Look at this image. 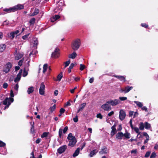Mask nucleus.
I'll list each match as a JSON object with an SVG mask.
<instances>
[{
	"label": "nucleus",
	"instance_id": "obj_14",
	"mask_svg": "<svg viewBox=\"0 0 158 158\" xmlns=\"http://www.w3.org/2000/svg\"><path fill=\"white\" fill-rule=\"evenodd\" d=\"M11 67V64L10 63H9L6 64L5 68L4 70V71L6 73H8L10 70Z\"/></svg>",
	"mask_w": 158,
	"mask_h": 158
},
{
	"label": "nucleus",
	"instance_id": "obj_50",
	"mask_svg": "<svg viewBox=\"0 0 158 158\" xmlns=\"http://www.w3.org/2000/svg\"><path fill=\"white\" fill-rule=\"evenodd\" d=\"M73 120L75 123H77L78 121V118L77 115H76L75 117L73 118Z\"/></svg>",
	"mask_w": 158,
	"mask_h": 158
},
{
	"label": "nucleus",
	"instance_id": "obj_41",
	"mask_svg": "<svg viewBox=\"0 0 158 158\" xmlns=\"http://www.w3.org/2000/svg\"><path fill=\"white\" fill-rule=\"evenodd\" d=\"M48 134V133L47 132H44L41 135V137L42 138H43L45 137H46L47 136Z\"/></svg>",
	"mask_w": 158,
	"mask_h": 158
},
{
	"label": "nucleus",
	"instance_id": "obj_31",
	"mask_svg": "<svg viewBox=\"0 0 158 158\" xmlns=\"http://www.w3.org/2000/svg\"><path fill=\"white\" fill-rule=\"evenodd\" d=\"M132 129H133L134 131L138 134L137 136L140 134V132L139 131V129L136 127H133Z\"/></svg>",
	"mask_w": 158,
	"mask_h": 158
},
{
	"label": "nucleus",
	"instance_id": "obj_37",
	"mask_svg": "<svg viewBox=\"0 0 158 158\" xmlns=\"http://www.w3.org/2000/svg\"><path fill=\"white\" fill-rule=\"evenodd\" d=\"M74 65V64L73 63H71L70 65L69 69L68 70V72L69 73H70L71 72V69L73 68Z\"/></svg>",
	"mask_w": 158,
	"mask_h": 158
},
{
	"label": "nucleus",
	"instance_id": "obj_44",
	"mask_svg": "<svg viewBox=\"0 0 158 158\" xmlns=\"http://www.w3.org/2000/svg\"><path fill=\"white\" fill-rule=\"evenodd\" d=\"M70 63V60H69L65 62L64 63V64H65L64 67L66 68V67H67L69 65V64Z\"/></svg>",
	"mask_w": 158,
	"mask_h": 158
},
{
	"label": "nucleus",
	"instance_id": "obj_48",
	"mask_svg": "<svg viewBox=\"0 0 158 158\" xmlns=\"http://www.w3.org/2000/svg\"><path fill=\"white\" fill-rule=\"evenodd\" d=\"M80 70L81 71L83 70L85 68V66L82 64H80Z\"/></svg>",
	"mask_w": 158,
	"mask_h": 158
},
{
	"label": "nucleus",
	"instance_id": "obj_16",
	"mask_svg": "<svg viewBox=\"0 0 158 158\" xmlns=\"http://www.w3.org/2000/svg\"><path fill=\"white\" fill-rule=\"evenodd\" d=\"M4 11L6 12V13H9L11 12H14L13 8L12 7H10L9 8H5L3 9Z\"/></svg>",
	"mask_w": 158,
	"mask_h": 158
},
{
	"label": "nucleus",
	"instance_id": "obj_46",
	"mask_svg": "<svg viewBox=\"0 0 158 158\" xmlns=\"http://www.w3.org/2000/svg\"><path fill=\"white\" fill-rule=\"evenodd\" d=\"M151 153V152L150 151H148V152H147L145 154V157H148L149 156Z\"/></svg>",
	"mask_w": 158,
	"mask_h": 158
},
{
	"label": "nucleus",
	"instance_id": "obj_56",
	"mask_svg": "<svg viewBox=\"0 0 158 158\" xmlns=\"http://www.w3.org/2000/svg\"><path fill=\"white\" fill-rule=\"evenodd\" d=\"M29 34H27L25 35H24L22 37V38L23 40H26L27 37L29 36Z\"/></svg>",
	"mask_w": 158,
	"mask_h": 158
},
{
	"label": "nucleus",
	"instance_id": "obj_25",
	"mask_svg": "<svg viewBox=\"0 0 158 158\" xmlns=\"http://www.w3.org/2000/svg\"><path fill=\"white\" fill-rule=\"evenodd\" d=\"M98 151L96 149H94L90 153L89 156L90 157H92L94 155H95L98 152Z\"/></svg>",
	"mask_w": 158,
	"mask_h": 158
},
{
	"label": "nucleus",
	"instance_id": "obj_22",
	"mask_svg": "<svg viewBox=\"0 0 158 158\" xmlns=\"http://www.w3.org/2000/svg\"><path fill=\"white\" fill-rule=\"evenodd\" d=\"M80 148H78L75 151L73 154V156L74 157L77 156L78 155L80 152Z\"/></svg>",
	"mask_w": 158,
	"mask_h": 158
},
{
	"label": "nucleus",
	"instance_id": "obj_64",
	"mask_svg": "<svg viewBox=\"0 0 158 158\" xmlns=\"http://www.w3.org/2000/svg\"><path fill=\"white\" fill-rule=\"evenodd\" d=\"M137 151L136 150H132L131 152V154H136L137 153Z\"/></svg>",
	"mask_w": 158,
	"mask_h": 158
},
{
	"label": "nucleus",
	"instance_id": "obj_10",
	"mask_svg": "<svg viewBox=\"0 0 158 158\" xmlns=\"http://www.w3.org/2000/svg\"><path fill=\"white\" fill-rule=\"evenodd\" d=\"M126 113L123 110H121L119 111V118L120 119L123 121V120L126 117Z\"/></svg>",
	"mask_w": 158,
	"mask_h": 158
},
{
	"label": "nucleus",
	"instance_id": "obj_15",
	"mask_svg": "<svg viewBox=\"0 0 158 158\" xmlns=\"http://www.w3.org/2000/svg\"><path fill=\"white\" fill-rule=\"evenodd\" d=\"M114 76L119 79L120 81L123 82H125L126 81L125 77L124 76H117L114 75Z\"/></svg>",
	"mask_w": 158,
	"mask_h": 158
},
{
	"label": "nucleus",
	"instance_id": "obj_51",
	"mask_svg": "<svg viewBox=\"0 0 158 158\" xmlns=\"http://www.w3.org/2000/svg\"><path fill=\"white\" fill-rule=\"evenodd\" d=\"M96 117L97 118L102 119V116L100 113H99L97 115Z\"/></svg>",
	"mask_w": 158,
	"mask_h": 158
},
{
	"label": "nucleus",
	"instance_id": "obj_45",
	"mask_svg": "<svg viewBox=\"0 0 158 158\" xmlns=\"http://www.w3.org/2000/svg\"><path fill=\"white\" fill-rule=\"evenodd\" d=\"M156 153L155 152H153L150 157V158H154L156 157Z\"/></svg>",
	"mask_w": 158,
	"mask_h": 158
},
{
	"label": "nucleus",
	"instance_id": "obj_39",
	"mask_svg": "<svg viewBox=\"0 0 158 158\" xmlns=\"http://www.w3.org/2000/svg\"><path fill=\"white\" fill-rule=\"evenodd\" d=\"M37 53V51L36 50V49L34 50H33L29 54L30 56H31V55H35Z\"/></svg>",
	"mask_w": 158,
	"mask_h": 158
},
{
	"label": "nucleus",
	"instance_id": "obj_62",
	"mask_svg": "<svg viewBox=\"0 0 158 158\" xmlns=\"http://www.w3.org/2000/svg\"><path fill=\"white\" fill-rule=\"evenodd\" d=\"M129 123H130V126L131 128V129H133V127H134L133 125H132V120L131 119L130 121V122H129Z\"/></svg>",
	"mask_w": 158,
	"mask_h": 158
},
{
	"label": "nucleus",
	"instance_id": "obj_60",
	"mask_svg": "<svg viewBox=\"0 0 158 158\" xmlns=\"http://www.w3.org/2000/svg\"><path fill=\"white\" fill-rule=\"evenodd\" d=\"M122 129V127L121 125H119L118 126V127L117 128V130L118 131H121Z\"/></svg>",
	"mask_w": 158,
	"mask_h": 158
},
{
	"label": "nucleus",
	"instance_id": "obj_38",
	"mask_svg": "<svg viewBox=\"0 0 158 158\" xmlns=\"http://www.w3.org/2000/svg\"><path fill=\"white\" fill-rule=\"evenodd\" d=\"M35 20V19L34 18H32L30 20L29 23L31 25L34 24Z\"/></svg>",
	"mask_w": 158,
	"mask_h": 158
},
{
	"label": "nucleus",
	"instance_id": "obj_43",
	"mask_svg": "<svg viewBox=\"0 0 158 158\" xmlns=\"http://www.w3.org/2000/svg\"><path fill=\"white\" fill-rule=\"evenodd\" d=\"M62 77V73H60L58 75L57 77V79L58 81H60Z\"/></svg>",
	"mask_w": 158,
	"mask_h": 158
},
{
	"label": "nucleus",
	"instance_id": "obj_23",
	"mask_svg": "<svg viewBox=\"0 0 158 158\" xmlns=\"http://www.w3.org/2000/svg\"><path fill=\"white\" fill-rule=\"evenodd\" d=\"M39 10L38 9H35L33 13L30 15V16H33L37 15L39 13Z\"/></svg>",
	"mask_w": 158,
	"mask_h": 158
},
{
	"label": "nucleus",
	"instance_id": "obj_7",
	"mask_svg": "<svg viewBox=\"0 0 158 158\" xmlns=\"http://www.w3.org/2000/svg\"><path fill=\"white\" fill-rule=\"evenodd\" d=\"M133 88L132 86H127L124 89L121 88L119 89V91L120 93H128L130 90Z\"/></svg>",
	"mask_w": 158,
	"mask_h": 158
},
{
	"label": "nucleus",
	"instance_id": "obj_36",
	"mask_svg": "<svg viewBox=\"0 0 158 158\" xmlns=\"http://www.w3.org/2000/svg\"><path fill=\"white\" fill-rule=\"evenodd\" d=\"M19 89V85L18 83H17L15 85L14 87V89L16 91V92L15 93H16V94L17 93V92L18 90Z\"/></svg>",
	"mask_w": 158,
	"mask_h": 158
},
{
	"label": "nucleus",
	"instance_id": "obj_58",
	"mask_svg": "<svg viewBox=\"0 0 158 158\" xmlns=\"http://www.w3.org/2000/svg\"><path fill=\"white\" fill-rule=\"evenodd\" d=\"M141 26L142 27H144L145 28H147L148 27V25L145 23H142Z\"/></svg>",
	"mask_w": 158,
	"mask_h": 158
},
{
	"label": "nucleus",
	"instance_id": "obj_3",
	"mask_svg": "<svg viewBox=\"0 0 158 158\" xmlns=\"http://www.w3.org/2000/svg\"><path fill=\"white\" fill-rule=\"evenodd\" d=\"M14 101V99L13 98H6L3 101V104L6 106L5 107L4 109L7 108L10 105L11 102H12Z\"/></svg>",
	"mask_w": 158,
	"mask_h": 158
},
{
	"label": "nucleus",
	"instance_id": "obj_19",
	"mask_svg": "<svg viewBox=\"0 0 158 158\" xmlns=\"http://www.w3.org/2000/svg\"><path fill=\"white\" fill-rule=\"evenodd\" d=\"M107 148L106 147H103L99 152V153L101 154H106L107 153Z\"/></svg>",
	"mask_w": 158,
	"mask_h": 158
},
{
	"label": "nucleus",
	"instance_id": "obj_6",
	"mask_svg": "<svg viewBox=\"0 0 158 158\" xmlns=\"http://www.w3.org/2000/svg\"><path fill=\"white\" fill-rule=\"evenodd\" d=\"M14 54L15 56V59L17 60H19L21 58L23 55V52H18L17 50H15Z\"/></svg>",
	"mask_w": 158,
	"mask_h": 158
},
{
	"label": "nucleus",
	"instance_id": "obj_32",
	"mask_svg": "<svg viewBox=\"0 0 158 158\" xmlns=\"http://www.w3.org/2000/svg\"><path fill=\"white\" fill-rule=\"evenodd\" d=\"M21 77V76H20L19 75H17L16 77L14 79V81L15 83H18V82L20 80Z\"/></svg>",
	"mask_w": 158,
	"mask_h": 158
},
{
	"label": "nucleus",
	"instance_id": "obj_42",
	"mask_svg": "<svg viewBox=\"0 0 158 158\" xmlns=\"http://www.w3.org/2000/svg\"><path fill=\"white\" fill-rule=\"evenodd\" d=\"M56 107V106L55 105H54L52 107H51L50 108V110L51 112H52L53 111H54Z\"/></svg>",
	"mask_w": 158,
	"mask_h": 158
},
{
	"label": "nucleus",
	"instance_id": "obj_35",
	"mask_svg": "<svg viewBox=\"0 0 158 158\" xmlns=\"http://www.w3.org/2000/svg\"><path fill=\"white\" fill-rule=\"evenodd\" d=\"M134 102L135 103L138 107H142L143 106L142 103L140 102L135 101H134Z\"/></svg>",
	"mask_w": 158,
	"mask_h": 158
},
{
	"label": "nucleus",
	"instance_id": "obj_28",
	"mask_svg": "<svg viewBox=\"0 0 158 158\" xmlns=\"http://www.w3.org/2000/svg\"><path fill=\"white\" fill-rule=\"evenodd\" d=\"M77 56V54L76 52H73L72 54H70L69 57V58H71L73 59H74Z\"/></svg>",
	"mask_w": 158,
	"mask_h": 158
},
{
	"label": "nucleus",
	"instance_id": "obj_4",
	"mask_svg": "<svg viewBox=\"0 0 158 158\" xmlns=\"http://www.w3.org/2000/svg\"><path fill=\"white\" fill-rule=\"evenodd\" d=\"M107 102L109 103L112 106H114L120 103V101L117 99H110L107 101Z\"/></svg>",
	"mask_w": 158,
	"mask_h": 158
},
{
	"label": "nucleus",
	"instance_id": "obj_2",
	"mask_svg": "<svg viewBox=\"0 0 158 158\" xmlns=\"http://www.w3.org/2000/svg\"><path fill=\"white\" fill-rule=\"evenodd\" d=\"M80 45L81 40L79 39H77L72 42L71 47L73 50L75 51L78 49Z\"/></svg>",
	"mask_w": 158,
	"mask_h": 158
},
{
	"label": "nucleus",
	"instance_id": "obj_5",
	"mask_svg": "<svg viewBox=\"0 0 158 158\" xmlns=\"http://www.w3.org/2000/svg\"><path fill=\"white\" fill-rule=\"evenodd\" d=\"M101 108L105 111H109L112 109L110 104L107 103V101L106 103L103 104L101 106Z\"/></svg>",
	"mask_w": 158,
	"mask_h": 158
},
{
	"label": "nucleus",
	"instance_id": "obj_27",
	"mask_svg": "<svg viewBox=\"0 0 158 158\" xmlns=\"http://www.w3.org/2000/svg\"><path fill=\"white\" fill-rule=\"evenodd\" d=\"M34 42V47L35 48V49H36L37 48V45L38 44V40L37 39H34L33 40Z\"/></svg>",
	"mask_w": 158,
	"mask_h": 158
},
{
	"label": "nucleus",
	"instance_id": "obj_54",
	"mask_svg": "<svg viewBox=\"0 0 158 158\" xmlns=\"http://www.w3.org/2000/svg\"><path fill=\"white\" fill-rule=\"evenodd\" d=\"M134 113V112L131 111H130L129 112V117H131Z\"/></svg>",
	"mask_w": 158,
	"mask_h": 158
},
{
	"label": "nucleus",
	"instance_id": "obj_33",
	"mask_svg": "<svg viewBox=\"0 0 158 158\" xmlns=\"http://www.w3.org/2000/svg\"><path fill=\"white\" fill-rule=\"evenodd\" d=\"M144 127L146 129H148L151 127V125L147 122H145L144 123Z\"/></svg>",
	"mask_w": 158,
	"mask_h": 158
},
{
	"label": "nucleus",
	"instance_id": "obj_61",
	"mask_svg": "<svg viewBox=\"0 0 158 158\" xmlns=\"http://www.w3.org/2000/svg\"><path fill=\"white\" fill-rule=\"evenodd\" d=\"M94 78L93 77L90 78L89 80V82L91 83L94 82Z\"/></svg>",
	"mask_w": 158,
	"mask_h": 158
},
{
	"label": "nucleus",
	"instance_id": "obj_12",
	"mask_svg": "<svg viewBox=\"0 0 158 158\" xmlns=\"http://www.w3.org/2000/svg\"><path fill=\"white\" fill-rule=\"evenodd\" d=\"M68 130V127L67 126L65 127L63 130L62 129L60 128L59 130V137L60 138L62 136V132L63 131L64 134H65Z\"/></svg>",
	"mask_w": 158,
	"mask_h": 158
},
{
	"label": "nucleus",
	"instance_id": "obj_34",
	"mask_svg": "<svg viewBox=\"0 0 158 158\" xmlns=\"http://www.w3.org/2000/svg\"><path fill=\"white\" fill-rule=\"evenodd\" d=\"M86 105V103H84L81 105L78 108L80 109L81 111H82L85 106Z\"/></svg>",
	"mask_w": 158,
	"mask_h": 158
},
{
	"label": "nucleus",
	"instance_id": "obj_11",
	"mask_svg": "<svg viewBox=\"0 0 158 158\" xmlns=\"http://www.w3.org/2000/svg\"><path fill=\"white\" fill-rule=\"evenodd\" d=\"M13 8L14 12L23 9L24 6L23 5L21 4H18L13 7Z\"/></svg>",
	"mask_w": 158,
	"mask_h": 158
},
{
	"label": "nucleus",
	"instance_id": "obj_53",
	"mask_svg": "<svg viewBox=\"0 0 158 158\" xmlns=\"http://www.w3.org/2000/svg\"><path fill=\"white\" fill-rule=\"evenodd\" d=\"M8 86V84L6 82H4L3 85V87L4 89L6 88Z\"/></svg>",
	"mask_w": 158,
	"mask_h": 158
},
{
	"label": "nucleus",
	"instance_id": "obj_57",
	"mask_svg": "<svg viewBox=\"0 0 158 158\" xmlns=\"http://www.w3.org/2000/svg\"><path fill=\"white\" fill-rule=\"evenodd\" d=\"M4 149L5 150L4 152L1 151H0V154H3V155H5L6 154V150L5 149Z\"/></svg>",
	"mask_w": 158,
	"mask_h": 158
},
{
	"label": "nucleus",
	"instance_id": "obj_52",
	"mask_svg": "<svg viewBox=\"0 0 158 158\" xmlns=\"http://www.w3.org/2000/svg\"><path fill=\"white\" fill-rule=\"evenodd\" d=\"M6 144L4 143L0 140V147H3Z\"/></svg>",
	"mask_w": 158,
	"mask_h": 158
},
{
	"label": "nucleus",
	"instance_id": "obj_18",
	"mask_svg": "<svg viewBox=\"0 0 158 158\" xmlns=\"http://www.w3.org/2000/svg\"><path fill=\"white\" fill-rule=\"evenodd\" d=\"M115 127L116 125H114L111 127L112 131H111V134L112 136L114 135L116 132Z\"/></svg>",
	"mask_w": 158,
	"mask_h": 158
},
{
	"label": "nucleus",
	"instance_id": "obj_59",
	"mask_svg": "<svg viewBox=\"0 0 158 158\" xmlns=\"http://www.w3.org/2000/svg\"><path fill=\"white\" fill-rule=\"evenodd\" d=\"M114 114V112L112 111H111L108 114V115L109 116H110L111 115H113Z\"/></svg>",
	"mask_w": 158,
	"mask_h": 158
},
{
	"label": "nucleus",
	"instance_id": "obj_21",
	"mask_svg": "<svg viewBox=\"0 0 158 158\" xmlns=\"http://www.w3.org/2000/svg\"><path fill=\"white\" fill-rule=\"evenodd\" d=\"M6 48V45L5 44H0V52L4 51Z\"/></svg>",
	"mask_w": 158,
	"mask_h": 158
},
{
	"label": "nucleus",
	"instance_id": "obj_8",
	"mask_svg": "<svg viewBox=\"0 0 158 158\" xmlns=\"http://www.w3.org/2000/svg\"><path fill=\"white\" fill-rule=\"evenodd\" d=\"M59 49L56 48L54 51L52 53V57L54 58H58L60 55Z\"/></svg>",
	"mask_w": 158,
	"mask_h": 158
},
{
	"label": "nucleus",
	"instance_id": "obj_20",
	"mask_svg": "<svg viewBox=\"0 0 158 158\" xmlns=\"http://www.w3.org/2000/svg\"><path fill=\"white\" fill-rule=\"evenodd\" d=\"M60 18V16L58 15H55L54 16H53L51 18V21L52 22H53Z\"/></svg>",
	"mask_w": 158,
	"mask_h": 158
},
{
	"label": "nucleus",
	"instance_id": "obj_26",
	"mask_svg": "<svg viewBox=\"0 0 158 158\" xmlns=\"http://www.w3.org/2000/svg\"><path fill=\"white\" fill-rule=\"evenodd\" d=\"M8 37L10 39H13L15 36V35L13 32H10V33H8L7 34Z\"/></svg>",
	"mask_w": 158,
	"mask_h": 158
},
{
	"label": "nucleus",
	"instance_id": "obj_17",
	"mask_svg": "<svg viewBox=\"0 0 158 158\" xmlns=\"http://www.w3.org/2000/svg\"><path fill=\"white\" fill-rule=\"evenodd\" d=\"M123 136V133L122 132H118L116 135V138L118 139H121Z\"/></svg>",
	"mask_w": 158,
	"mask_h": 158
},
{
	"label": "nucleus",
	"instance_id": "obj_40",
	"mask_svg": "<svg viewBox=\"0 0 158 158\" xmlns=\"http://www.w3.org/2000/svg\"><path fill=\"white\" fill-rule=\"evenodd\" d=\"M124 136L126 138L129 139L130 138V134L128 133H125L123 134Z\"/></svg>",
	"mask_w": 158,
	"mask_h": 158
},
{
	"label": "nucleus",
	"instance_id": "obj_55",
	"mask_svg": "<svg viewBox=\"0 0 158 158\" xmlns=\"http://www.w3.org/2000/svg\"><path fill=\"white\" fill-rule=\"evenodd\" d=\"M23 59L20 60L18 62V65L19 66H21L22 65L23 62Z\"/></svg>",
	"mask_w": 158,
	"mask_h": 158
},
{
	"label": "nucleus",
	"instance_id": "obj_13",
	"mask_svg": "<svg viewBox=\"0 0 158 158\" xmlns=\"http://www.w3.org/2000/svg\"><path fill=\"white\" fill-rule=\"evenodd\" d=\"M66 148L67 146L66 145L62 146L58 149L57 152L61 154L65 151Z\"/></svg>",
	"mask_w": 158,
	"mask_h": 158
},
{
	"label": "nucleus",
	"instance_id": "obj_24",
	"mask_svg": "<svg viewBox=\"0 0 158 158\" xmlns=\"http://www.w3.org/2000/svg\"><path fill=\"white\" fill-rule=\"evenodd\" d=\"M34 91V89L33 87L31 86L28 89L27 92L28 94H30L33 93Z\"/></svg>",
	"mask_w": 158,
	"mask_h": 158
},
{
	"label": "nucleus",
	"instance_id": "obj_30",
	"mask_svg": "<svg viewBox=\"0 0 158 158\" xmlns=\"http://www.w3.org/2000/svg\"><path fill=\"white\" fill-rule=\"evenodd\" d=\"M48 68V65L47 64H44L43 67V73H45L47 71V69Z\"/></svg>",
	"mask_w": 158,
	"mask_h": 158
},
{
	"label": "nucleus",
	"instance_id": "obj_49",
	"mask_svg": "<svg viewBox=\"0 0 158 158\" xmlns=\"http://www.w3.org/2000/svg\"><path fill=\"white\" fill-rule=\"evenodd\" d=\"M28 74L27 72L25 70H24L23 71V77H25Z\"/></svg>",
	"mask_w": 158,
	"mask_h": 158
},
{
	"label": "nucleus",
	"instance_id": "obj_9",
	"mask_svg": "<svg viewBox=\"0 0 158 158\" xmlns=\"http://www.w3.org/2000/svg\"><path fill=\"white\" fill-rule=\"evenodd\" d=\"M45 86L44 82L42 83L39 89V93L41 95H44V90Z\"/></svg>",
	"mask_w": 158,
	"mask_h": 158
},
{
	"label": "nucleus",
	"instance_id": "obj_1",
	"mask_svg": "<svg viewBox=\"0 0 158 158\" xmlns=\"http://www.w3.org/2000/svg\"><path fill=\"white\" fill-rule=\"evenodd\" d=\"M67 139L69 140V145L72 147H73L77 142L75 137L73 136L72 133H70L68 135Z\"/></svg>",
	"mask_w": 158,
	"mask_h": 158
},
{
	"label": "nucleus",
	"instance_id": "obj_47",
	"mask_svg": "<svg viewBox=\"0 0 158 158\" xmlns=\"http://www.w3.org/2000/svg\"><path fill=\"white\" fill-rule=\"evenodd\" d=\"M119 99L121 101H123L126 100L127 98L126 97H119Z\"/></svg>",
	"mask_w": 158,
	"mask_h": 158
},
{
	"label": "nucleus",
	"instance_id": "obj_29",
	"mask_svg": "<svg viewBox=\"0 0 158 158\" xmlns=\"http://www.w3.org/2000/svg\"><path fill=\"white\" fill-rule=\"evenodd\" d=\"M139 129L143 130L144 129V124L143 122H141L139 125Z\"/></svg>",
	"mask_w": 158,
	"mask_h": 158
},
{
	"label": "nucleus",
	"instance_id": "obj_63",
	"mask_svg": "<svg viewBox=\"0 0 158 158\" xmlns=\"http://www.w3.org/2000/svg\"><path fill=\"white\" fill-rule=\"evenodd\" d=\"M64 111L65 110L63 108H61L60 110V113L62 114L64 113Z\"/></svg>",
	"mask_w": 158,
	"mask_h": 158
}]
</instances>
